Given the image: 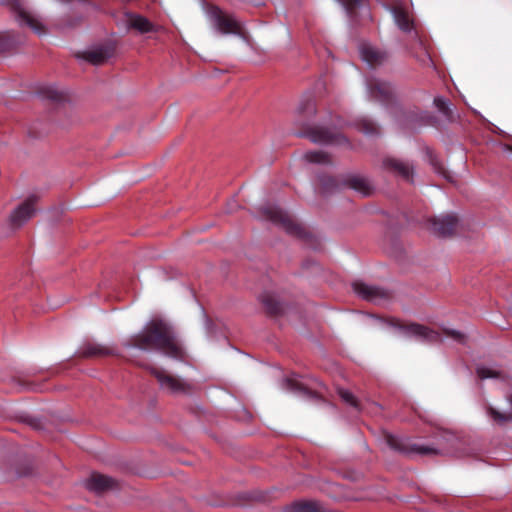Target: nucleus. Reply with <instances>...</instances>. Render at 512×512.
Here are the masks:
<instances>
[{"instance_id":"13","label":"nucleus","mask_w":512,"mask_h":512,"mask_svg":"<svg viewBox=\"0 0 512 512\" xmlns=\"http://www.w3.org/2000/svg\"><path fill=\"white\" fill-rule=\"evenodd\" d=\"M85 486L88 490L95 493H103L108 490L116 489L118 487V483L112 477L100 473H92L86 480Z\"/></svg>"},{"instance_id":"39","label":"nucleus","mask_w":512,"mask_h":512,"mask_svg":"<svg viewBox=\"0 0 512 512\" xmlns=\"http://www.w3.org/2000/svg\"><path fill=\"white\" fill-rule=\"evenodd\" d=\"M507 149L512 152V146H508Z\"/></svg>"},{"instance_id":"16","label":"nucleus","mask_w":512,"mask_h":512,"mask_svg":"<svg viewBox=\"0 0 512 512\" xmlns=\"http://www.w3.org/2000/svg\"><path fill=\"white\" fill-rule=\"evenodd\" d=\"M234 35L243 43L249 42V33L242 22L226 13V36Z\"/></svg>"},{"instance_id":"23","label":"nucleus","mask_w":512,"mask_h":512,"mask_svg":"<svg viewBox=\"0 0 512 512\" xmlns=\"http://www.w3.org/2000/svg\"><path fill=\"white\" fill-rule=\"evenodd\" d=\"M261 302L264 306V309L267 314L270 316H277L279 315L282 310V304L277 300L275 295L265 292L261 295Z\"/></svg>"},{"instance_id":"30","label":"nucleus","mask_w":512,"mask_h":512,"mask_svg":"<svg viewBox=\"0 0 512 512\" xmlns=\"http://www.w3.org/2000/svg\"><path fill=\"white\" fill-rule=\"evenodd\" d=\"M486 412L497 424L503 425L512 421V413H502L491 405L486 407Z\"/></svg>"},{"instance_id":"5","label":"nucleus","mask_w":512,"mask_h":512,"mask_svg":"<svg viewBox=\"0 0 512 512\" xmlns=\"http://www.w3.org/2000/svg\"><path fill=\"white\" fill-rule=\"evenodd\" d=\"M367 88L372 99L390 106L396 103L398 92L395 86L385 80L379 78H369L367 80Z\"/></svg>"},{"instance_id":"18","label":"nucleus","mask_w":512,"mask_h":512,"mask_svg":"<svg viewBox=\"0 0 512 512\" xmlns=\"http://www.w3.org/2000/svg\"><path fill=\"white\" fill-rule=\"evenodd\" d=\"M360 52L362 59L371 67L382 64L387 58L385 52L367 44L361 46Z\"/></svg>"},{"instance_id":"3","label":"nucleus","mask_w":512,"mask_h":512,"mask_svg":"<svg viewBox=\"0 0 512 512\" xmlns=\"http://www.w3.org/2000/svg\"><path fill=\"white\" fill-rule=\"evenodd\" d=\"M138 365L147 369L157 379L162 389H167L173 394L190 395L193 393L194 387L192 384L168 374L165 370L141 363H138Z\"/></svg>"},{"instance_id":"2","label":"nucleus","mask_w":512,"mask_h":512,"mask_svg":"<svg viewBox=\"0 0 512 512\" xmlns=\"http://www.w3.org/2000/svg\"><path fill=\"white\" fill-rule=\"evenodd\" d=\"M259 214L263 219L271 221L289 235L298 238L307 237L308 233L305 229L291 215L278 206L272 204L263 205L259 208Z\"/></svg>"},{"instance_id":"28","label":"nucleus","mask_w":512,"mask_h":512,"mask_svg":"<svg viewBox=\"0 0 512 512\" xmlns=\"http://www.w3.org/2000/svg\"><path fill=\"white\" fill-rule=\"evenodd\" d=\"M356 126L359 131L369 136L379 135L380 133L379 126L368 118L358 120Z\"/></svg>"},{"instance_id":"31","label":"nucleus","mask_w":512,"mask_h":512,"mask_svg":"<svg viewBox=\"0 0 512 512\" xmlns=\"http://www.w3.org/2000/svg\"><path fill=\"white\" fill-rule=\"evenodd\" d=\"M339 397L348 405L356 409L357 411H361V404L358 399L348 390L343 388L338 389Z\"/></svg>"},{"instance_id":"4","label":"nucleus","mask_w":512,"mask_h":512,"mask_svg":"<svg viewBox=\"0 0 512 512\" xmlns=\"http://www.w3.org/2000/svg\"><path fill=\"white\" fill-rule=\"evenodd\" d=\"M301 137L309 138L313 143L348 145V139L339 131L323 126H305L300 133Z\"/></svg>"},{"instance_id":"6","label":"nucleus","mask_w":512,"mask_h":512,"mask_svg":"<svg viewBox=\"0 0 512 512\" xmlns=\"http://www.w3.org/2000/svg\"><path fill=\"white\" fill-rule=\"evenodd\" d=\"M1 3L14 13L20 25L30 27L38 35L45 33L43 24L27 11L24 0H1Z\"/></svg>"},{"instance_id":"38","label":"nucleus","mask_w":512,"mask_h":512,"mask_svg":"<svg viewBox=\"0 0 512 512\" xmlns=\"http://www.w3.org/2000/svg\"><path fill=\"white\" fill-rule=\"evenodd\" d=\"M34 391H37V390H40L39 387H33L32 388Z\"/></svg>"},{"instance_id":"21","label":"nucleus","mask_w":512,"mask_h":512,"mask_svg":"<svg viewBox=\"0 0 512 512\" xmlns=\"http://www.w3.org/2000/svg\"><path fill=\"white\" fill-rule=\"evenodd\" d=\"M113 55V49L108 46L97 47L84 53V59L94 65L104 63Z\"/></svg>"},{"instance_id":"22","label":"nucleus","mask_w":512,"mask_h":512,"mask_svg":"<svg viewBox=\"0 0 512 512\" xmlns=\"http://www.w3.org/2000/svg\"><path fill=\"white\" fill-rule=\"evenodd\" d=\"M127 17L129 28L135 29L142 34L154 31V25L146 17L133 13L127 14Z\"/></svg>"},{"instance_id":"12","label":"nucleus","mask_w":512,"mask_h":512,"mask_svg":"<svg viewBox=\"0 0 512 512\" xmlns=\"http://www.w3.org/2000/svg\"><path fill=\"white\" fill-rule=\"evenodd\" d=\"M383 167L390 173L401 177L407 182H413L414 167L405 161L388 157L383 161Z\"/></svg>"},{"instance_id":"1","label":"nucleus","mask_w":512,"mask_h":512,"mask_svg":"<svg viewBox=\"0 0 512 512\" xmlns=\"http://www.w3.org/2000/svg\"><path fill=\"white\" fill-rule=\"evenodd\" d=\"M127 348L155 349L168 357L184 360L185 351L173 328L163 320L150 321L142 332L132 335L125 343Z\"/></svg>"},{"instance_id":"10","label":"nucleus","mask_w":512,"mask_h":512,"mask_svg":"<svg viewBox=\"0 0 512 512\" xmlns=\"http://www.w3.org/2000/svg\"><path fill=\"white\" fill-rule=\"evenodd\" d=\"M392 325L400 329L405 335L415 337L417 340L426 342H437L440 334L428 327L417 323H401L393 320Z\"/></svg>"},{"instance_id":"25","label":"nucleus","mask_w":512,"mask_h":512,"mask_svg":"<svg viewBox=\"0 0 512 512\" xmlns=\"http://www.w3.org/2000/svg\"><path fill=\"white\" fill-rule=\"evenodd\" d=\"M346 184L350 188L362 193L364 196H367L372 192V186L368 179L361 176L349 177L346 181Z\"/></svg>"},{"instance_id":"32","label":"nucleus","mask_w":512,"mask_h":512,"mask_svg":"<svg viewBox=\"0 0 512 512\" xmlns=\"http://www.w3.org/2000/svg\"><path fill=\"white\" fill-rule=\"evenodd\" d=\"M476 374H477L478 378L481 380L496 379V378L502 377V374L500 371H497V370H494V369H491L488 367H484V366L477 367Z\"/></svg>"},{"instance_id":"19","label":"nucleus","mask_w":512,"mask_h":512,"mask_svg":"<svg viewBox=\"0 0 512 512\" xmlns=\"http://www.w3.org/2000/svg\"><path fill=\"white\" fill-rule=\"evenodd\" d=\"M82 357L108 356L113 355V349L95 342H85L79 351Z\"/></svg>"},{"instance_id":"26","label":"nucleus","mask_w":512,"mask_h":512,"mask_svg":"<svg viewBox=\"0 0 512 512\" xmlns=\"http://www.w3.org/2000/svg\"><path fill=\"white\" fill-rule=\"evenodd\" d=\"M20 43L21 40L16 38L12 33H2L0 34V53L10 52Z\"/></svg>"},{"instance_id":"9","label":"nucleus","mask_w":512,"mask_h":512,"mask_svg":"<svg viewBox=\"0 0 512 512\" xmlns=\"http://www.w3.org/2000/svg\"><path fill=\"white\" fill-rule=\"evenodd\" d=\"M398 121L403 128L414 129L418 126L434 125L437 120L430 112L413 107L403 112Z\"/></svg>"},{"instance_id":"15","label":"nucleus","mask_w":512,"mask_h":512,"mask_svg":"<svg viewBox=\"0 0 512 512\" xmlns=\"http://www.w3.org/2000/svg\"><path fill=\"white\" fill-rule=\"evenodd\" d=\"M352 287L358 296L370 302H377L378 300L388 298V293L385 290L360 281H355Z\"/></svg>"},{"instance_id":"14","label":"nucleus","mask_w":512,"mask_h":512,"mask_svg":"<svg viewBox=\"0 0 512 512\" xmlns=\"http://www.w3.org/2000/svg\"><path fill=\"white\" fill-rule=\"evenodd\" d=\"M390 11L400 30L410 32L414 29V20L410 17L408 10L401 1H396L390 7Z\"/></svg>"},{"instance_id":"37","label":"nucleus","mask_w":512,"mask_h":512,"mask_svg":"<svg viewBox=\"0 0 512 512\" xmlns=\"http://www.w3.org/2000/svg\"><path fill=\"white\" fill-rule=\"evenodd\" d=\"M418 44H419V46L421 47V49H422L423 51H422V54H421V55H419V56H418V55H416V57L418 58V60H419L422 64H424V65H428L429 63H431V62H432V60H431V56H430V54H429V52H428V50H427V48H426V46H425L424 42H423L420 38H419V40H418Z\"/></svg>"},{"instance_id":"33","label":"nucleus","mask_w":512,"mask_h":512,"mask_svg":"<svg viewBox=\"0 0 512 512\" xmlns=\"http://www.w3.org/2000/svg\"><path fill=\"white\" fill-rule=\"evenodd\" d=\"M434 105L445 118L449 120L452 118V110L443 97H435Z\"/></svg>"},{"instance_id":"8","label":"nucleus","mask_w":512,"mask_h":512,"mask_svg":"<svg viewBox=\"0 0 512 512\" xmlns=\"http://www.w3.org/2000/svg\"><path fill=\"white\" fill-rule=\"evenodd\" d=\"M427 227L439 237H448L457 233L460 222L455 214H444L427 219Z\"/></svg>"},{"instance_id":"35","label":"nucleus","mask_w":512,"mask_h":512,"mask_svg":"<svg viewBox=\"0 0 512 512\" xmlns=\"http://www.w3.org/2000/svg\"><path fill=\"white\" fill-rule=\"evenodd\" d=\"M320 184L324 191L329 192L339 188V183L332 176H323L320 178Z\"/></svg>"},{"instance_id":"24","label":"nucleus","mask_w":512,"mask_h":512,"mask_svg":"<svg viewBox=\"0 0 512 512\" xmlns=\"http://www.w3.org/2000/svg\"><path fill=\"white\" fill-rule=\"evenodd\" d=\"M297 114L302 118H311L316 114L315 100L311 95L304 96L297 107Z\"/></svg>"},{"instance_id":"7","label":"nucleus","mask_w":512,"mask_h":512,"mask_svg":"<svg viewBox=\"0 0 512 512\" xmlns=\"http://www.w3.org/2000/svg\"><path fill=\"white\" fill-rule=\"evenodd\" d=\"M385 440L387 445L404 455H412V454H420V455H437L439 451L433 447L419 445L416 443H412L409 439L399 438L392 434H387L385 436Z\"/></svg>"},{"instance_id":"34","label":"nucleus","mask_w":512,"mask_h":512,"mask_svg":"<svg viewBox=\"0 0 512 512\" xmlns=\"http://www.w3.org/2000/svg\"><path fill=\"white\" fill-rule=\"evenodd\" d=\"M344 6L346 12L351 16L355 10L363 6L367 0H338Z\"/></svg>"},{"instance_id":"11","label":"nucleus","mask_w":512,"mask_h":512,"mask_svg":"<svg viewBox=\"0 0 512 512\" xmlns=\"http://www.w3.org/2000/svg\"><path fill=\"white\" fill-rule=\"evenodd\" d=\"M36 200L35 196H31L13 210L10 215V222L13 226L20 227L33 217L36 212L34 208Z\"/></svg>"},{"instance_id":"17","label":"nucleus","mask_w":512,"mask_h":512,"mask_svg":"<svg viewBox=\"0 0 512 512\" xmlns=\"http://www.w3.org/2000/svg\"><path fill=\"white\" fill-rule=\"evenodd\" d=\"M204 9L210 25L220 34L224 33V13L216 5L205 3Z\"/></svg>"},{"instance_id":"36","label":"nucleus","mask_w":512,"mask_h":512,"mask_svg":"<svg viewBox=\"0 0 512 512\" xmlns=\"http://www.w3.org/2000/svg\"><path fill=\"white\" fill-rule=\"evenodd\" d=\"M443 333L447 337L452 338L454 341H456V342H458L460 344H465L466 343V339H467L466 335L463 334L462 332L458 331V330L444 329Z\"/></svg>"},{"instance_id":"29","label":"nucleus","mask_w":512,"mask_h":512,"mask_svg":"<svg viewBox=\"0 0 512 512\" xmlns=\"http://www.w3.org/2000/svg\"><path fill=\"white\" fill-rule=\"evenodd\" d=\"M304 158L311 163L332 164L330 155L323 151H309L304 155Z\"/></svg>"},{"instance_id":"27","label":"nucleus","mask_w":512,"mask_h":512,"mask_svg":"<svg viewBox=\"0 0 512 512\" xmlns=\"http://www.w3.org/2000/svg\"><path fill=\"white\" fill-rule=\"evenodd\" d=\"M39 96H41L43 99H47L53 102H61L65 100V95L62 91H59L54 86H45L42 87L39 92Z\"/></svg>"},{"instance_id":"20","label":"nucleus","mask_w":512,"mask_h":512,"mask_svg":"<svg viewBox=\"0 0 512 512\" xmlns=\"http://www.w3.org/2000/svg\"><path fill=\"white\" fill-rule=\"evenodd\" d=\"M285 388L290 392H293L295 394H298L300 396H303V397H306L309 399H318L319 398V395L317 392L308 388L306 385H304L302 382H300L296 379L287 378L285 380Z\"/></svg>"}]
</instances>
